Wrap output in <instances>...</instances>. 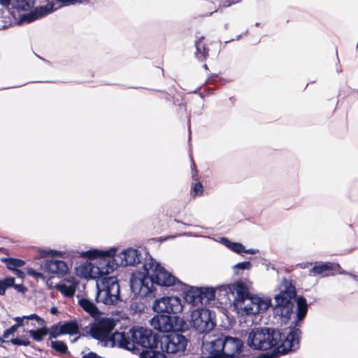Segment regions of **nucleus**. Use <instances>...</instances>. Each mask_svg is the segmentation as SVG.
<instances>
[{
    "label": "nucleus",
    "mask_w": 358,
    "mask_h": 358,
    "mask_svg": "<svg viewBox=\"0 0 358 358\" xmlns=\"http://www.w3.org/2000/svg\"><path fill=\"white\" fill-rule=\"evenodd\" d=\"M300 334V330L295 327L291 329L286 336L278 329L256 327L248 333L246 343L254 350H267L275 348L278 353L285 355L299 348Z\"/></svg>",
    "instance_id": "f257e3e1"
},
{
    "label": "nucleus",
    "mask_w": 358,
    "mask_h": 358,
    "mask_svg": "<svg viewBox=\"0 0 358 358\" xmlns=\"http://www.w3.org/2000/svg\"><path fill=\"white\" fill-rule=\"evenodd\" d=\"M139 275L131 278L130 287L132 292L141 298L155 297V285L171 287L176 282L181 283L152 257L143 264V272Z\"/></svg>",
    "instance_id": "f03ea898"
},
{
    "label": "nucleus",
    "mask_w": 358,
    "mask_h": 358,
    "mask_svg": "<svg viewBox=\"0 0 358 358\" xmlns=\"http://www.w3.org/2000/svg\"><path fill=\"white\" fill-rule=\"evenodd\" d=\"M96 264L90 268L92 278H98L96 301L107 306L115 305L121 301L120 285L116 277L106 275L113 271L114 266L110 261Z\"/></svg>",
    "instance_id": "7ed1b4c3"
},
{
    "label": "nucleus",
    "mask_w": 358,
    "mask_h": 358,
    "mask_svg": "<svg viewBox=\"0 0 358 358\" xmlns=\"http://www.w3.org/2000/svg\"><path fill=\"white\" fill-rule=\"evenodd\" d=\"M274 300V314L280 316L285 321L290 319L293 314L294 302L296 304L297 321L303 320L307 314L308 304L306 299L296 296L295 287L290 282L286 281L282 285L281 290L275 295Z\"/></svg>",
    "instance_id": "20e7f679"
},
{
    "label": "nucleus",
    "mask_w": 358,
    "mask_h": 358,
    "mask_svg": "<svg viewBox=\"0 0 358 358\" xmlns=\"http://www.w3.org/2000/svg\"><path fill=\"white\" fill-rule=\"evenodd\" d=\"M115 248L108 250L94 249L83 252L82 255L90 259H99L97 262L110 261L114 269L117 266H135L141 262V255L138 250L129 248L118 255H115Z\"/></svg>",
    "instance_id": "39448f33"
},
{
    "label": "nucleus",
    "mask_w": 358,
    "mask_h": 358,
    "mask_svg": "<svg viewBox=\"0 0 358 358\" xmlns=\"http://www.w3.org/2000/svg\"><path fill=\"white\" fill-rule=\"evenodd\" d=\"M113 319L102 317L94 319L90 324L89 334L98 343L105 348H119V343L124 339V332H113L115 327Z\"/></svg>",
    "instance_id": "423d86ee"
},
{
    "label": "nucleus",
    "mask_w": 358,
    "mask_h": 358,
    "mask_svg": "<svg viewBox=\"0 0 358 358\" xmlns=\"http://www.w3.org/2000/svg\"><path fill=\"white\" fill-rule=\"evenodd\" d=\"M159 343L158 335L151 329L142 327H134L128 332H124V339L119 343V348L134 352L136 346L155 349Z\"/></svg>",
    "instance_id": "0eeeda50"
},
{
    "label": "nucleus",
    "mask_w": 358,
    "mask_h": 358,
    "mask_svg": "<svg viewBox=\"0 0 358 358\" xmlns=\"http://www.w3.org/2000/svg\"><path fill=\"white\" fill-rule=\"evenodd\" d=\"M150 325L160 332L187 331L189 324L179 316L157 315L150 320Z\"/></svg>",
    "instance_id": "6e6552de"
},
{
    "label": "nucleus",
    "mask_w": 358,
    "mask_h": 358,
    "mask_svg": "<svg viewBox=\"0 0 358 358\" xmlns=\"http://www.w3.org/2000/svg\"><path fill=\"white\" fill-rule=\"evenodd\" d=\"M186 331H173L164 336L159 343L162 352L170 355L181 356L187 349L188 338L183 333Z\"/></svg>",
    "instance_id": "1a4fd4ad"
},
{
    "label": "nucleus",
    "mask_w": 358,
    "mask_h": 358,
    "mask_svg": "<svg viewBox=\"0 0 358 358\" xmlns=\"http://www.w3.org/2000/svg\"><path fill=\"white\" fill-rule=\"evenodd\" d=\"M215 312L207 308H196L191 313V322L199 334L209 332L215 326Z\"/></svg>",
    "instance_id": "9d476101"
},
{
    "label": "nucleus",
    "mask_w": 358,
    "mask_h": 358,
    "mask_svg": "<svg viewBox=\"0 0 358 358\" xmlns=\"http://www.w3.org/2000/svg\"><path fill=\"white\" fill-rule=\"evenodd\" d=\"M271 306L268 298L252 296L246 298L245 302L235 303L237 308L243 310L247 315H256L267 310Z\"/></svg>",
    "instance_id": "9b49d317"
},
{
    "label": "nucleus",
    "mask_w": 358,
    "mask_h": 358,
    "mask_svg": "<svg viewBox=\"0 0 358 358\" xmlns=\"http://www.w3.org/2000/svg\"><path fill=\"white\" fill-rule=\"evenodd\" d=\"M152 308L157 313L176 314L182 310L183 306L178 296H165L156 299Z\"/></svg>",
    "instance_id": "f8f14e48"
},
{
    "label": "nucleus",
    "mask_w": 358,
    "mask_h": 358,
    "mask_svg": "<svg viewBox=\"0 0 358 358\" xmlns=\"http://www.w3.org/2000/svg\"><path fill=\"white\" fill-rule=\"evenodd\" d=\"M13 320L16 323L3 331V338H8L10 336H13L19 327L22 328V327L27 325L34 328L36 324L32 322H29V320H35L39 326L45 324V320L34 313L23 315L22 317H15Z\"/></svg>",
    "instance_id": "ddd939ff"
},
{
    "label": "nucleus",
    "mask_w": 358,
    "mask_h": 358,
    "mask_svg": "<svg viewBox=\"0 0 358 358\" xmlns=\"http://www.w3.org/2000/svg\"><path fill=\"white\" fill-rule=\"evenodd\" d=\"M226 292H231L235 295L234 304L240 302H245V299L249 296V290L247 286L242 281H237L231 285L223 286Z\"/></svg>",
    "instance_id": "4468645a"
},
{
    "label": "nucleus",
    "mask_w": 358,
    "mask_h": 358,
    "mask_svg": "<svg viewBox=\"0 0 358 358\" xmlns=\"http://www.w3.org/2000/svg\"><path fill=\"white\" fill-rule=\"evenodd\" d=\"M224 352L223 358H234L238 355L243 347V342L238 338L224 335Z\"/></svg>",
    "instance_id": "2eb2a0df"
},
{
    "label": "nucleus",
    "mask_w": 358,
    "mask_h": 358,
    "mask_svg": "<svg viewBox=\"0 0 358 358\" xmlns=\"http://www.w3.org/2000/svg\"><path fill=\"white\" fill-rule=\"evenodd\" d=\"M54 10V4L48 3L44 6L35 8L34 10L22 15L21 20L30 23L36 20L43 17Z\"/></svg>",
    "instance_id": "dca6fc26"
},
{
    "label": "nucleus",
    "mask_w": 358,
    "mask_h": 358,
    "mask_svg": "<svg viewBox=\"0 0 358 358\" xmlns=\"http://www.w3.org/2000/svg\"><path fill=\"white\" fill-rule=\"evenodd\" d=\"M224 335H220L212 340L206 347L209 352L208 358H223L224 352Z\"/></svg>",
    "instance_id": "f3484780"
},
{
    "label": "nucleus",
    "mask_w": 358,
    "mask_h": 358,
    "mask_svg": "<svg viewBox=\"0 0 358 358\" xmlns=\"http://www.w3.org/2000/svg\"><path fill=\"white\" fill-rule=\"evenodd\" d=\"M183 298L185 301L194 306L201 304V289L196 287L182 285Z\"/></svg>",
    "instance_id": "a211bd4d"
},
{
    "label": "nucleus",
    "mask_w": 358,
    "mask_h": 358,
    "mask_svg": "<svg viewBox=\"0 0 358 358\" xmlns=\"http://www.w3.org/2000/svg\"><path fill=\"white\" fill-rule=\"evenodd\" d=\"M44 268L48 272L59 275H64L68 271L66 263L57 259L46 260L44 264Z\"/></svg>",
    "instance_id": "6ab92c4d"
},
{
    "label": "nucleus",
    "mask_w": 358,
    "mask_h": 358,
    "mask_svg": "<svg viewBox=\"0 0 358 358\" xmlns=\"http://www.w3.org/2000/svg\"><path fill=\"white\" fill-rule=\"evenodd\" d=\"M36 3V0H0V3L8 6L11 4L18 10H29L31 9Z\"/></svg>",
    "instance_id": "aec40b11"
},
{
    "label": "nucleus",
    "mask_w": 358,
    "mask_h": 358,
    "mask_svg": "<svg viewBox=\"0 0 358 358\" xmlns=\"http://www.w3.org/2000/svg\"><path fill=\"white\" fill-rule=\"evenodd\" d=\"M78 303L80 307L94 317V319H96L99 317L101 312L92 301L87 299L82 298L78 301Z\"/></svg>",
    "instance_id": "412c9836"
},
{
    "label": "nucleus",
    "mask_w": 358,
    "mask_h": 358,
    "mask_svg": "<svg viewBox=\"0 0 358 358\" xmlns=\"http://www.w3.org/2000/svg\"><path fill=\"white\" fill-rule=\"evenodd\" d=\"M334 269V264L331 263H322L318 265L314 266L310 270V275H322V276H327L328 275V273L327 272H329Z\"/></svg>",
    "instance_id": "4be33fe9"
},
{
    "label": "nucleus",
    "mask_w": 358,
    "mask_h": 358,
    "mask_svg": "<svg viewBox=\"0 0 358 358\" xmlns=\"http://www.w3.org/2000/svg\"><path fill=\"white\" fill-rule=\"evenodd\" d=\"M77 286V282H71L69 285L66 283H59L56 285L55 287L64 296L67 297H72L75 294Z\"/></svg>",
    "instance_id": "5701e85b"
},
{
    "label": "nucleus",
    "mask_w": 358,
    "mask_h": 358,
    "mask_svg": "<svg viewBox=\"0 0 358 358\" xmlns=\"http://www.w3.org/2000/svg\"><path fill=\"white\" fill-rule=\"evenodd\" d=\"M201 289V305H206L215 298V290L212 287H199Z\"/></svg>",
    "instance_id": "b1692460"
},
{
    "label": "nucleus",
    "mask_w": 358,
    "mask_h": 358,
    "mask_svg": "<svg viewBox=\"0 0 358 358\" xmlns=\"http://www.w3.org/2000/svg\"><path fill=\"white\" fill-rule=\"evenodd\" d=\"M203 36H201L198 40L195 41L196 57L201 61L204 60L208 55V50L205 45L202 43Z\"/></svg>",
    "instance_id": "393cba45"
},
{
    "label": "nucleus",
    "mask_w": 358,
    "mask_h": 358,
    "mask_svg": "<svg viewBox=\"0 0 358 358\" xmlns=\"http://www.w3.org/2000/svg\"><path fill=\"white\" fill-rule=\"evenodd\" d=\"M24 331L27 332L30 336L36 341L40 342L43 341L44 336L48 334L49 329L45 326H41V328H38L36 330L30 329V330H24Z\"/></svg>",
    "instance_id": "a878e982"
},
{
    "label": "nucleus",
    "mask_w": 358,
    "mask_h": 358,
    "mask_svg": "<svg viewBox=\"0 0 358 358\" xmlns=\"http://www.w3.org/2000/svg\"><path fill=\"white\" fill-rule=\"evenodd\" d=\"M3 262L9 270L22 273V271L19 270L18 268L22 267L25 264L24 261L15 258H4Z\"/></svg>",
    "instance_id": "bb28decb"
},
{
    "label": "nucleus",
    "mask_w": 358,
    "mask_h": 358,
    "mask_svg": "<svg viewBox=\"0 0 358 358\" xmlns=\"http://www.w3.org/2000/svg\"><path fill=\"white\" fill-rule=\"evenodd\" d=\"M62 325L63 332L64 334H77L79 332L78 324L75 320H70L64 322Z\"/></svg>",
    "instance_id": "cd10ccee"
},
{
    "label": "nucleus",
    "mask_w": 358,
    "mask_h": 358,
    "mask_svg": "<svg viewBox=\"0 0 358 358\" xmlns=\"http://www.w3.org/2000/svg\"><path fill=\"white\" fill-rule=\"evenodd\" d=\"M140 358H168L163 352L151 349L143 350L140 354Z\"/></svg>",
    "instance_id": "c85d7f7f"
},
{
    "label": "nucleus",
    "mask_w": 358,
    "mask_h": 358,
    "mask_svg": "<svg viewBox=\"0 0 358 358\" xmlns=\"http://www.w3.org/2000/svg\"><path fill=\"white\" fill-rule=\"evenodd\" d=\"M51 348L60 354L69 353L68 347L66 344L62 341H52L50 345Z\"/></svg>",
    "instance_id": "c756f323"
},
{
    "label": "nucleus",
    "mask_w": 358,
    "mask_h": 358,
    "mask_svg": "<svg viewBox=\"0 0 358 358\" xmlns=\"http://www.w3.org/2000/svg\"><path fill=\"white\" fill-rule=\"evenodd\" d=\"M48 334L50 336L49 339L55 338L60 335L64 334L63 332L62 325H59V324L52 325L49 330Z\"/></svg>",
    "instance_id": "7c9ffc66"
},
{
    "label": "nucleus",
    "mask_w": 358,
    "mask_h": 358,
    "mask_svg": "<svg viewBox=\"0 0 358 358\" xmlns=\"http://www.w3.org/2000/svg\"><path fill=\"white\" fill-rule=\"evenodd\" d=\"M252 267V264L249 261L239 262L232 266L233 271L235 274H239V271L250 270Z\"/></svg>",
    "instance_id": "2f4dec72"
},
{
    "label": "nucleus",
    "mask_w": 358,
    "mask_h": 358,
    "mask_svg": "<svg viewBox=\"0 0 358 358\" xmlns=\"http://www.w3.org/2000/svg\"><path fill=\"white\" fill-rule=\"evenodd\" d=\"M230 250L237 254H241L245 250V246L240 243L233 242Z\"/></svg>",
    "instance_id": "473e14b6"
},
{
    "label": "nucleus",
    "mask_w": 358,
    "mask_h": 358,
    "mask_svg": "<svg viewBox=\"0 0 358 358\" xmlns=\"http://www.w3.org/2000/svg\"><path fill=\"white\" fill-rule=\"evenodd\" d=\"M8 342L11 343L13 345H15L28 346L31 345L30 341H21V338H12Z\"/></svg>",
    "instance_id": "72a5a7b5"
},
{
    "label": "nucleus",
    "mask_w": 358,
    "mask_h": 358,
    "mask_svg": "<svg viewBox=\"0 0 358 358\" xmlns=\"http://www.w3.org/2000/svg\"><path fill=\"white\" fill-rule=\"evenodd\" d=\"M1 280L7 288L11 287H13V286L15 285V278L13 277H8Z\"/></svg>",
    "instance_id": "f704fd0d"
},
{
    "label": "nucleus",
    "mask_w": 358,
    "mask_h": 358,
    "mask_svg": "<svg viewBox=\"0 0 358 358\" xmlns=\"http://www.w3.org/2000/svg\"><path fill=\"white\" fill-rule=\"evenodd\" d=\"M203 186L201 182H197L194 187V194L195 196H199L203 194Z\"/></svg>",
    "instance_id": "c9c22d12"
},
{
    "label": "nucleus",
    "mask_w": 358,
    "mask_h": 358,
    "mask_svg": "<svg viewBox=\"0 0 358 358\" xmlns=\"http://www.w3.org/2000/svg\"><path fill=\"white\" fill-rule=\"evenodd\" d=\"M220 242L221 243H222L224 245H225L227 248H228L229 249L231 248V244L233 243V242L230 241L227 238H225V237L220 238Z\"/></svg>",
    "instance_id": "e433bc0d"
},
{
    "label": "nucleus",
    "mask_w": 358,
    "mask_h": 358,
    "mask_svg": "<svg viewBox=\"0 0 358 358\" xmlns=\"http://www.w3.org/2000/svg\"><path fill=\"white\" fill-rule=\"evenodd\" d=\"M13 287L17 290L19 292H21V293H25L26 291H27V287H25L22 284H15V285L13 286Z\"/></svg>",
    "instance_id": "4c0bfd02"
},
{
    "label": "nucleus",
    "mask_w": 358,
    "mask_h": 358,
    "mask_svg": "<svg viewBox=\"0 0 358 358\" xmlns=\"http://www.w3.org/2000/svg\"><path fill=\"white\" fill-rule=\"evenodd\" d=\"M83 358H105L97 355L96 352H90L83 356Z\"/></svg>",
    "instance_id": "58836bf2"
},
{
    "label": "nucleus",
    "mask_w": 358,
    "mask_h": 358,
    "mask_svg": "<svg viewBox=\"0 0 358 358\" xmlns=\"http://www.w3.org/2000/svg\"><path fill=\"white\" fill-rule=\"evenodd\" d=\"M28 273L30 275H32V276H34V277H42V273H39V272H37L35 270H30L28 271Z\"/></svg>",
    "instance_id": "ea45409f"
},
{
    "label": "nucleus",
    "mask_w": 358,
    "mask_h": 358,
    "mask_svg": "<svg viewBox=\"0 0 358 358\" xmlns=\"http://www.w3.org/2000/svg\"><path fill=\"white\" fill-rule=\"evenodd\" d=\"M334 267H337L338 268V273L340 274H345L349 275V274L350 273V272H347L345 270L342 269L339 264H334Z\"/></svg>",
    "instance_id": "a19ab883"
},
{
    "label": "nucleus",
    "mask_w": 358,
    "mask_h": 358,
    "mask_svg": "<svg viewBox=\"0 0 358 358\" xmlns=\"http://www.w3.org/2000/svg\"><path fill=\"white\" fill-rule=\"evenodd\" d=\"M7 287L4 285L0 280V295H4Z\"/></svg>",
    "instance_id": "79ce46f5"
},
{
    "label": "nucleus",
    "mask_w": 358,
    "mask_h": 358,
    "mask_svg": "<svg viewBox=\"0 0 358 358\" xmlns=\"http://www.w3.org/2000/svg\"><path fill=\"white\" fill-rule=\"evenodd\" d=\"M257 252H258V250H257V249H253V248L245 249V250L243 252L250 254V255H255L257 253Z\"/></svg>",
    "instance_id": "37998d69"
},
{
    "label": "nucleus",
    "mask_w": 358,
    "mask_h": 358,
    "mask_svg": "<svg viewBox=\"0 0 358 358\" xmlns=\"http://www.w3.org/2000/svg\"><path fill=\"white\" fill-rule=\"evenodd\" d=\"M50 313L52 314V315H56L58 313V310L56 307L53 306L50 308Z\"/></svg>",
    "instance_id": "c03bdc74"
},
{
    "label": "nucleus",
    "mask_w": 358,
    "mask_h": 358,
    "mask_svg": "<svg viewBox=\"0 0 358 358\" xmlns=\"http://www.w3.org/2000/svg\"><path fill=\"white\" fill-rule=\"evenodd\" d=\"M349 276H350L351 278H352L355 280L357 281L358 282V274L356 275V274H354V273H350L349 274Z\"/></svg>",
    "instance_id": "a18cd8bd"
},
{
    "label": "nucleus",
    "mask_w": 358,
    "mask_h": 358,
    "mask_svg": "<svg viewBox=\"0 0 358 358\" xmlns=\"http://www.w3.org/2000/svg\"><path fill=\"white\" fill-rule=\"evenodd\" d=\"M49 253H51L53 256L57 255V254H60V252L55 251V250H50Z\"/></svg>",
    "instance_id": "49530a36"
},
{
    "label": "nucleus",
    "mask_w": 358,
    "mask_h": 358,
    "mask_svg": "<svg viewBox=\"0 0 358 358\" xmlns=\"http://www.w3.org/2000/svg\"><path fill=\"white\" fill-rule=\"evenodd\" d=\"M5 339L6 338H3V336L1 338L0 337V345L6 342Z\"/></svg>",
    "instance_id": "de8ad7c7"
},
{
    "label": "nucleus",
    "mask_w": 358,
    "mask_h": 358,
    "mask_svg": "<svg viewBox=\"0 0 358 358\" xmlns=\"http://www.w3.org/2000/svg\"><path fill=\"white\" fill-rule=\"evenodd\" d=\"M21 341H29L27 338H26L25 336H22L21 338Z\"/></svg>",
    "instance_id": "09e8293b"
},
{
    "label": "nucleus",
    "mask_w": 358,
    "mask_h": 358,
    "mask_svg": "<svg viewBox=\"0 0 358 358\" xmlns=\"http://www.w3.org/2000/svg\"><path fill=\"white\" fill-rule=\"evenodd\" d=\"M182 235H185V236H192V233L191 232H185Z\"/></svg>",
    "instance_id": "8fccbe9b"
},
{
    "label": "nucleus",
    "mask_w": 358,
    "mask_h": 358,
    "mask_svg": "<svg viewBox=\"0 0 358 358\" xmlns=\"http://www.w3.org/2000/svg\"><path fill=\"white\" fill-rule=\"evenodd\" d=\"M230 5H231V3L228 1H226L225 3H224L225 6H229Z\"/></svg>",
    "instance_id": "3c124183"
},
{
    "label": "nucleus",
    "mask_w": 358,
    "mask_h": 358,
    "mask_svg": "<svg viewBox=\"0 0 358 358\" xmlns=\"http://www.w3.org/2000/svg\"><path fill=\"white\" fill-rule=\"evenodd\" d=\"M203 68L206 69V70H208V66L206 64H204L203 65Z\"/></svg>",
    "instance_id": "603ef678"
},
{
    "label": "nucleus",
    "mask_w": 358,
    "mask_h": 358,
    "mask_svg": "<svg viewBox=\"0 0 358 358\" xmlns=\"http://www.w3.org/2000/svg\"><path fill=\"white\" fill-rule=\"evenodd\" d=\"M15 273L18 275V276H21L22 275H23V273H17L15 272Z\"/></svg>",
    "instance_id": "864d4df0"
},
{
    "label": "nucleus",
    "mask_w": 358,
    "mask_h": 358,
    "mask_svg": "<svg viewBox=\"0 0 358 358\" xmlns=\"http://www.w3.org/2000/svg\"><path fill=\"white\" fill-rule=\"evenodd\" d=\"M227 28H228V24L227 23V24H224V29H227Z\"/></svg>",
    "instance_id": "5fc2aeb1"
},
{
    "label": "nucleus",
    "mask_w": 358,
    "mask_h": 358,
    "mask_svg": "<svg viewBox=\"0 0 358 358\" xmlns=\"http://www.w3.org/2000/svg\"><path fill=\"white\" fill-rule=\"evenodd\" d=\"M241 37V35H238V36H237V37H236V40H238Z\"/></svg>",
    "instance_id": "6e6d98bb"
},
{
    "label": "nucleus",
    "mask_w": 358,
    "mask_h": 358,
    "mask_svg": "<svg viewBox=\"0 0 358 358\" xmlns=\"http://www.w3.org/2000/svg\"><path fill=\"white\" fill-rule=\"evenodd\" d=\"M201 358H203V357H201Z\"/></svg>",
    "instance_id": "4d7b16f0"
}]
</instances>
